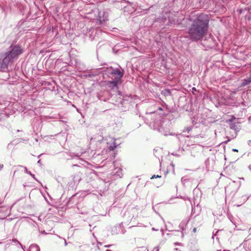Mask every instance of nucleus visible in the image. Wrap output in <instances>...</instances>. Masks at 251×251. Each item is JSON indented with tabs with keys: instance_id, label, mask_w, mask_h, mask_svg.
Instances as JSON below:
<instances>
[{
	"instance_id": "nucleus-27",
	"label": "nucleus",
	"mask_w": 251,
	"mask_h": 251,
	"mask_svg": "<svg viewBox=\"0 0 251 251\" xmlns=\"http://www.w3.org/2000/svg\"><path fill=\"white\" fill-rule=\"evenodd\" d=\"M106 251H111L110 250H107Z\"/></svg>"
},
{
	"instance_id": "nucleus-3",
	"label": "nucleus",
	"mask_w": 251,
	"mask_h": 251,
	"mask_svg": "<svg viewBox=\"0 0 251 251\" xmlns=\"http://www.w3.org/2000/svg\"><path fill=\"white\" fill-rule=\"evenodd\" d=\"M90 145L97 149H101L105 147L107 145V147L110 151H113L116 148L115 140L111 138L108 137L104 140L103 138L100 135H96L95 137L91 138L90 141Z\"/></svg>"
},
{
	"instance_id": "nucleus-21",
	"label": "nucleus",
	"mask_w": 251,
	"mask_h": 251,
	"mask_svg": "<svg viewBox=\"0 0 251 251\" xmlns=\"http://www.w3.org/2000/svg\"><path fill=\"white\" fill-rule=\"evenodd\" d=\"M232 151H238V150H237V149H233V150H232Z\"/></svg>"
},
{
	"instance_id": "nucleus-22",
	"label": "nucleus",
	"mask_w": 251,
	"mask_h": 251,
	"mask_svg": "<svg viewBox=\"0 0 251 251\" xmlns=\"http://www.w3.org/2000/svg\"><path fill=\"white\" fill-rule=\"evenodd\" d=\"M193 230H194V232H195L196 231V228H194V229H193Z\"/></svg>"
},
{
	"instance_id": "nucleus-26",
	"label": "nucleus",
	"mask_w": 251,
	"mask_h": 251,
	"mask_svg": "<svg viewBox=\"0 0 251 251\" xmlns=\"http://www.w3.org/2000/svg\"><path fill=\"white\" fill-rule=\"evenodd\" d=\"M229 141V140H228V141H226V143H227Z\"/></svg>"
},
{
	"instance_id": "nucleus-12",
	"label": "nucleus",
	"mask_w": 251,
	"mask_h": 251,
	"mask_svg": "<svg viewBox=\"0 0 251 251\" xmlns=\"http://www.w3.org/2000/svg\"><path fill=\"white\" fill-rule=\"evenodd\" d=\"M25 172L27 174H28V173H29V171H28L27 170V168H26V167H25Z\"/></svg>"
},
{
	"instance_id": "nucleus-19",
	"label": "nucleus",
	"mask_w": 251,
	"mask_h": 251,
	"mask_svg": "<svg viewBox=\"0 0 251 251\" xmlns=\"http://www.w3.org/2000/svg\"><path fill=\"white\" fill-rule=\"evenodd\" d=\"M3 168V165L0 164V170Z\"/></svg>"
},
{
	"instance_id": "nucleus-15",
	"label": "nucleus",
	"mask_w": 251,
	"mask_h": 251,
	"mask_svg": "<svg viewBox=\"0 0 251 251\" xmlns=\"http://www.w3.org/2000/svg\"><path fill=\"white\" fill-rule=\"evenodd\" d=\"M251 82V81L250 80H247V81H246V83H245V84H248V83H250V82Z\"/></svg>"
},
{
	"instance_id": "nucleus-11",
	"label": "nucleus",
	"mask_w": 251,
	"mask_h": 251,
	"mask_svg": "<svg viewBox=\"0 0 251 251\" xmlns=\"http://www.w3.org/2000/svg\"><path fill=\"white\" fill-rule=\"evenodd\" d=\"M28 174L30 175L33 178H34V179H35V175L34 174H32L30 172H29V173H28Z\"/></svg>"
},
{
	"instance_id": "nucleus-10",
	"label": "nucleus",
	"mask_w": 251,
	"mask_h": 251,
	"mask_svg": "<svg viewBox=\"0 0 251 251\" xmlns=\"http://www.w3.org/2000/svg\"><path fill=\"white\" fill-rule=\"evenodd\" d=\"M192 127L191 126H189V127H187L186 128V131H190L191 129H192Z\"/></svg>"
},
{
	"instance_id": "nucleus-16",
	"label": "nucleus",
	"mask_w": 251,
	"mask_h": 251,
	"mask_svg": "<svg viewBox=\"0 0 251 251\" xmlns=\"http://www.w3.org/2000/svg\"><path fill=\"white\" fill-rule=\"evenodd\" d=\"M105 21V19H103L102 20H100V24H102V22H103V21Z\"/></svg>"
},
{
	"instance_id": "nucleus-20",
	"label": "nucleus",
	"mask_w": 251,
	"mask_h": 251,
	"mask_svg": "<svg viewBox=\"0 0 251 251\" xmlns=\"http://www.w3.org/2000/svg\"><path fill=\"white\" fill-rule=\"evenodd\" d=\"M152 229L153 230H155V231H157V230H158V229H155V228H154V227H153V228H152Z\"/></svg>"
},
{
	"instance_id": "nucleus-14",
	"label": "nucleus",
	"mask_w": 251,
	"mask_h": 251,
	"mask_svg": "<svg viewBox=\"0 0 251 251\" xmlns=\"http://www.w3.org/2000/svg\"><path fill=\"white\" fill-rule=\"evenodd\" d=\"M251 82V81L250 80H247V81H246V83H245V84H248V83H250V82Z\"/></svg>"
},
{
	"instance_id": "nucleus-2",
	"label": "nucleus",
	"mask_w": 251,
	"mask_h": 251,
	"mask_svg": "<svg viewBox=\"0 0 251 251\" xmlns=\"http://www.w3.org/2000/svg\"><path fill=\"white\" fill-rule=\"evenodd\" d=\"M23 50L19 45L11 46L10 50L6 52L5 57L2 59H0V71H6L8 66L11 64L13 60L18 57L19 55L22 54Z\"/></svg>"
},
{
	"instance_id": "nucleus-25",
	"label": "nucleus",
	"mask_w": 251,
	"mask_h": 251,
	"mask_svg": "<svg viewBox=\"0 0 251 251\" xmlns=\"http://www.w3.org/2000/svg\"><path fill=\"white\" fill-rule=\"evenodd\" d=\"M38 164H40V160H39L37 162Z\"/></svg>"
},
{
	"instance_id": "nucleus-7",
	"label": "nucleus",
	"mask_w": 251,
	"mask_h": 251,
	"mask_svg": "<svg viewBox=\"0 0 251 251\" xmlns=\"http://www.w3.org/2000/svg\"><path fill=\"white\" fill-rule=\"evenodd\" d=\"M28 251H40V250L37 245L33 244L29 246Z\"/></svg>"
},
{
	"instance_id": "nucleus-6",
	"label": "nucleus",
	"mask_w": 251,
	"mask_h": 251,
	"mask_svg": "<svg viewBox=\"0 0 251 251\" xmlns=\"http://www.w3.org/2000/svg\"><path fill=\"white\" fill-rule=\"evenodd\" d=\"M234 120H236L235 118H232L230 120H229V122H230V127L231 129H234L235 131H238L239 128L237 127V126L235 125L236 123L234 122Z\"/></svg>"
},
{
	"instance_id": "nucleus-17",
	"label": "nucleus",
	"mask_w": 251,
	"mask_h": 251,
	"mask_svg": "<svg viewBox=\"0 0 251 251\" xmlns=\"http://www.w3.org/2000/svg\"><path fill=\"white\" fill-rule=\"evenodd\" d=\"M13 241L15 242H17V241L16 240H13ZM18 243L20 245V246H21L22 247V244H21L18 241Z\"/></svg>"
},
{
	"instance_id": "nucleus-23",
	"label": "nucleus",
	"mask_w": 251,
	"mask_h": 251,
	"mask_svg": "<svg viewBox=\"0 0 251 251\" xmlns=\"http://www.w3.org/2000/svg\"><path fill=\"white\" fill-rule=\"evenodd\" d=\"M67 245V243L66 241V240H65V245L66 246Z\"/></svg>"
},
{
	"instance_id": "nucleus-13",
	"label": "nucleus",
	"mask_w": 251,
	"mask_h": 251,
	"mask_svg": "<svg viewBox=\"0 0 251 251\" xmlns=\"http://www.w3.org/2000/svg\"><path fill=\"white\" fill-rule=\"evenodd\" d=\"M175 245H180L181 243H178V242H176V243H175Z\"/></svg>"
},
{
	"instance_id": "nucleus-8",
	"label": "nucleus",
	"mask_w": 251,
	"mask_h": 251,
	"mask_svg": "<svg viewBox=\"0 0 251 251\" xmlns=\"http://www.w3.org/2000/svg\"><path fill=\"white\" fill-rule=\"evenodd\" d=\"M161 177V176L154 175L151 176V178L152 179L154 178H160Z\"/></svg>"
},
{
	"instance_id": "nucleus-9",
	"label": "nucleus",
	"mask_w": 251,
	"mask_h": 251,
	"mask_svg": "<svg viewBox=\"0 0 251 251\" xmlns=\"http://www.w3.org/2000/svg\"><path fill=\"white\" fill-rule=\"evenodd\" d=\"M160 249V247L159 246H156L154 248L153 251H159Z\"/></svg>"
},
{
	"instance_id": "nucleus-24",
	"label": "nucleus",
	"mask_w": 251,
	"mask_h": 251,
	"mask_svg": "<svg viewBox=\"0 0 251 251\" xmlns=\"http://www.w3.org/2000/svg\"><path fill=\"white\" fill-rule=\"evenodd\" d=\"M174 250L176 251L178 250L177 248H175Z\"/></svg>"
},
{
	"instance_id": "nucleus-4",
	"label": "nucleus",
	"mask_w": 251,
	"mask_h": 251,
	"mask_svg": "<svg viewBox=\"0 0 251 251\" xmlns=\"http://www.w3.org/2000/svg\"><path fill=\"white\" fill-rule=\"evenodd\" d=\"M107 70L108 73L113 75L115 77L114 80L110 82L111 86L112 88L117 87L118 82L120 81L123 76V73L118 68L113 69L111 68L107 69Z\"/></svg>"
},
{
	"instance_id": "nucleus-18",
	"label": "nucleus",
	"mask_w": 251,
	"mask_h": 251,
	"mask_svg": "<svg viewBox=\"0 0 251 251\" xmlns=\"http://www.w3.org/2000/svg\"><path fill=\"white\" fill-rule=\"evenodd\" d=\"M111 246H112L111 245H106L104 247L106 248H109V247H111Z\"/></svg>"
},
{
	"instance_id": "nucleus-1",
	"label": "nucleus",
	"mask_w": 251,
	"mask_h": 251,
	"mask_svg": "<svg viewBox=\"0 0 251 251\" xmlns=\"http://www.w3.org/2000/svg\"><path fill=\"white\" fill-rule=\"evenodd\" d=\"M209 18L207 15L201 14L192 20L188 28L189 38L194 41L201 40L208 31Z\"/></svg>"
},
{
	"instance_id": "nucleus-5",
	"label": "nucleus",
	"mask_w": 251,
	"mask_h": 251,
	"mask_svg": "<svg viewBox=\"0 0 251 251\" xmlns=\"http://www.w3.org/2000/svg\"><path fill=\"white\" fill-rule=\"evenodd\" d=\"M171 122L167 119H164L160 121L158 127H156L155 128L161 133L162 134L167 136L168 135H172L170 131V126Z\"/></svg>"
}]
</instances>
